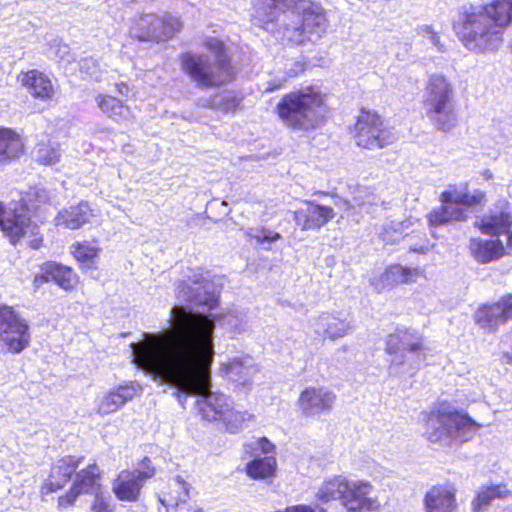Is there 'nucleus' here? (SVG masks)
I'll return each mask as SVG.
<instances>
[{"label":"nucleus","mask_w":512,"mask_h":512,"mask_svg":"<svg viewBox=\"0 0 512 512\" xmlns=\"http://www.w3.org/2000/svg\"><path fill=\"white\" fill-rule=\"evenodd\" d=\"M144 481L135 471L124 469L120 471L112 484V492L119 501L136 502L140 498Z\"/></svg>","instance_id":"nucleus-21"},{"label":"nucleus","mask_w":512,"mask_h":512,"mask_svg":"<svg viewBox=\"0 0 512 512\" xmlns=\"http://www.w3.org/2000/svg\"><path fill=\"white\" fill-rule=\"evenodd\" d=\"M425 435L428 441L436 443L451 434V425L457 430L478 428L479 425L466 413L453 409L445 401L433 406L423 414Z\"/></svg>","instance_id":"nucleus-10"},{"label":"nucleus","mask_w":512,"mask_h":512,"mask_svg":"<svg viewBox=\"0 0 512 512\" xmlns=\"http://www.w3.org/2000/svg\"><path fill=\"white\" fill-rule=\"evenodd\" d=\"M74 479L64 493L57 497V509L61 512L73 508L79 496L91 495L102 490L103 470L94 461L74 474Z\"/></svg>","instance_id":"nucleus-11"},{"label":"nucleus","mask_w":512,"mask_h":512,"mask_svg":"<svg viewBox=\"0 0 512 512\" xmlns=\"http://www.w3.org/2000/svg\"><path fill=\"white\" fill-rule=\"evenodd\" d=\"M424 276V270L421 267H406L401 264L388 265L381 275L382 280L389 286L411 284L418 278Z\"/></svg>","instance_id":"nucleus-28"},{"label":"nucleus","mask_w":512,"mask_h":512,"mask_svg":"<svg viewBox=\"0 0 512 512\" xmlns=\"http://www.w3.org/2000/svg\"><path fill=\"white\" fill-rule=\"evenodd\" d=\"M24 153L22 136L13 128L0 126V166L17 161Z\"/></svg>","instance_id":"nucleus-24"},{"label":"nucleus","mask_w":512,"mask_h":512,"mask_svg":"<svg viewBox=\"0 0 512 512\" xmlns=\"http://www.w3.org/2000/svg\"><path fill=\"white\" fill-rule=\"evenodd\" d=\"M512 497V490L505 482L481 486L475 493L471 505L473 512H484L494 500H504Z\"/></svg>","instance_id":"nucleus-26"},{"label":"nucleus","mask_w":512,"mask_h":512,"mask_svg":"<svg viewBox=\"0 0 512 512\" xmlns=\"http://www.w3.org/2000/svg\"><path fill=\"white\" fill-rule=\"evenodd\" d=\"M69 250L80 267L88 268L95 267L97 258L102 251L98 239L75 241L71 244Z\"/></svg>","instance_id":"nucleus-29"},{"label":"nucleus","mask_w":512,"mask_h":512,"mask_svg":"<svg viewBox=\"0 0 512 512\" xmlns=\"http://www.w3.org/2000/svg\"><path fill=\"white\" fill-rule=\"evenodd\" d=\"M170 323L166 331L148 334L134 345L135 363L183 391L208 396L214 356L213 320L175 306Z\"/></svg>","instance_id":"nucleus-1"},{"label":"nucleus","mask_w":512,"mask_h":512,"mask_svg":"<svg viewBox=\"0 0 512 512\" xmlns=\"http://www.w3.org/2000/svg\"><path fill=\"white\" fill-rule=\"evenodd\" d=\"M334 217L335 211L331 206L313 200L303 201V206L293 212L294 223L301 231H317Z\"/></svg>","instance_id":"nucleus-15"},{"label":"nucleus","mask_w":512,"mask_h":512,"mask_svg":"<svg viewBox=\"0 0 512 512\" xmlns=\"http://www.w3.org/2000/svg\"><path fill=\"white\" fill-rule=\"evenodd\" d=\"M507 247L500 239L472 238L469 250L472 257L481 264L497 261L507 254Z\"/></svg>","instance_id":"nucleus-23"},{"label":"nucleus","mask_w":512,"mask_h":512,"mask_svg":"<svg viewBox=\"0 0 512 512\" xmlns=\"http://www.w3.org/2000/svg\"><path fill=\"white\" fill-rule=\"evenodd\" d=\"M511 24L512 0H490L480 9L463 7L452 27L467 49L485 53L499 47L504 30Z\"/></svg>","instance_id":"nucleus-3"},{"label":"nucleus","mask_w":512,"mask_h":512,"mask_svg":"<svg viewBox=\"0 0 512 512\" xmlns=\"http://www.w3.org/2000/svg\"><path fill=\"white\" fill-rule=\"evenodd\" d=\"M457 489L454 484H435L425 493V512H457Z\"/></svg>","instance_id":"nucleus-18"},{"label":"nucleus","mask_w":512,"mask_h":512,"mask_svg":"<svg viewBox=\"0 0 512 512\" xmlns=\"http://www.w3.org/2000/svg\"><path fill=\"white\" fill-rule=\"evenodd\" d=\"M439 207L433 208L426 215L429 227H440L453 222H464L468 219V209L482 207L487 202L486 192L475 189L473 193L467 190L459 191L455 185H450L439 195Z\"/></svg>","instance_id":"nucleus-7"},{"label":"nucleus","mask_w":512,"mask_h":512,"mask_svg":"<svg viewBox=\"0 0 512 512\" xmlns=\"http://www.w3.org/2000/svg\"><path fill=\"white\" fill-rule=\"evenodd\" d=\"M17 81L35 100L51 102L55 97V87L47 74L38 69L21 71Z\"/></svg>","instance_id":"nucleus-17"},{"label":"nucleus","mask_w":512,"mask_h":512,"mask_svg":"<svg viewBox=\"0 0 512 512\" xmlns=\"http://www.w3.org/2000/svg\"><path fill=\"white\" fill-rule=\"evenodd\" d=\"M43 241H44V239H43V235H39V236H37L36 238H34L32 241H30V243H29V247H30L31 249L37 250V249H39L40 247H42V245H43Z\"/></svg>","instance_id":"nucleus-45"},{"label":"nucleus","mask_w":512,"mask_h":512,"mask_svg":"<svg viewBox=\"0 0 512 512\" xmlns=\"http://www.w3.org/2000/svg\"><path fill=\"white\" fill-rule=\"evenodd\" d=\"M254 9V19L264 29L276 23L287 10L291 11L296 20L284 24L279 30L282 43L290 47L315 42L326 31V11L313 0H257Z\"/></svg>","instance_id":"nucleus-2"},{"label":"nucleus","mask_w":512,"mask_h":512,"mask_svg":"<svg viewBox=\"0 0 512 512\" xmlns=\"http://www.w3.org/2000/svg\"><path fill=\"white\" fill-rule=\"evenodd\" d=\"M98 108L109 118L116 122L125 120L130 114V107L125 101L109 94H98L96 96Z\"/></svg>","instance_id":"nucleus-31"},{"label":"nucleus","mask_w":512,"mask_h":512,"mask_svg":"<svg viewBox=\"0 0 512 512\" xmlns=\"http://www.w3.org/2000/svg\"><path fill=\"white\" fill-rule=\"evenodd\" d=\"M94 499L91 503L90 509L92 512H113L114 505L111 503L109 497L105 496L101 491L92 494Z\"/></svg>","instance_id":"nucleus-39"},{"label":"nucleus","mask_w":512,"mask_h":512,"mask_svg":"<svg viewBox=\"0 0 512 512\" xmlns=\"http://www.w3.org/2000/svg\"><path fill=\"white\" fill-rule=\"evenodd\" d=\"M31 225L28 204L24 199L13 202L11 207H6L0 201V230L10 244L18 245L27 235Z\"/></svg>","instance_id":"nucleus-13"},{"label":"nucleus","mask_w":512,"mask_h":512,"mask_svg":"<svg viewBox=\"0 0 512 512\" xmlns=\"http://www.w3.org/2000/svg\"><path fill=\"white\" fill-rule=\"evenodd\" d=\"M327 95L319 86L308 85L281 96L274 113L287 128L294 131L316 129L323 120Z\"/></svg>","instance_id":"nucleus-5"},{"label":"nucleus","mask_w":512,"mask_h":512,"mask_svg":"<svg viewBox=\"0 0 512 512\" xmlns=\"http://www.w3.org/2000/svg\"><path fill=\"white\" fill-rule=\"evenodd\" d=\"M506 247L510 250H512V225H511V228L509 230V233L506 237Z\"/></svg>","instance_id":"nucleus-47"},{"label":"nucleus","mask_w":512,"mask_h":512,"mask_svg":"<svg viewBox=\"0 0 512 512\" xmlns=\"http://www.w3.org/2000/svg\"><path fill=\"white\" fill-rule=\"evenodd\" d=\"M133 471H135L137 476L144 482L152 479L156 475V467L148 456L141 458L138 462L137 469H134Z\"/></svg>","instance_id":"nucleus-38"},{"label":"nucleus","mask_w":512,"mask_h":512,"mask_svg":"<svg viewBox=\"0 0 512 512\" xmlns=\"http://www.w3.org/2000/svg\"><path fill=\"white\" fill-rule=\"evenodd\" d=\"M204 282V279L202 277L196 278L192 280L193 284L201 285Z\"/></svg>","instance_id":"nucleus-50"},{"label":"nucleus","mask_w":512,"mask_h":512,"mask_svg":"<svg viewBox=\"0 0 512 512\" xmlns=\"http://www.w3.org/2000/svg\"><path fill=\"white\" fill-rule=\"evenodd\" d=\"M275 512H288V510H287V507H286V508H284V509H282V510H277V511H275Z\"/></svg>","instance_id":"nucleus-54"},{"label":"nucleus","mask_w":512,"mask_h":512,"mask_svg":"<svg viewBox=\"0 0 512 512\" xmlns=\"http://www.w3.org/2000/svg\"><path fill=\"white\" fill-rule=\"evenodd\" d=\"M190 496V485L181 477L176 476L166 483L158 494L159 502L167 511H176L186 504Z\"/></svg>","instance_id":"nucleus-22"},{"label":"nucleus","mask_w":512,"mask_h":512,"mask_svg":"<svg viewBox=\"0 0 512 512\" xmlns=\"http://www.w3.org/2000/svg\"><path fill=\"white\" fill-rule=\"evenodd\" d=\"M0 334L8 351L14 354L22 352L31 341L29 325L7 304H0Z\"/></svg>","instance_id":"nucleus-12"},{"label":"nucleus","mask_w":512,"mask_h":512,"mask_svg":"<svg viewBox=\"0 0 512 512\" xmlns=\"http://www.w3.org/2000/svg\"><path fill=\"white\" fill-rule=\"evenodd\" d=\"M316 334L324 339L336 341L345 337L350 329V323L334 313H323L316 319Z\"/></svg>","instance_id":"nucleus-27"},{"label":"nucleus","mask_w":512,"mask_h":512,"mask_svg":"<svg viewBox=\"0 0 512 512\" xmlns=\"http://www.w3.org/2000/svg\"><path fill=\"white\" fill-rule=\"evenodd\" d=\"M280 238H281L280 233L266 230L264 228L261 229L259 234L254 236V239L256 240V242L258 244L272 243V242L279 240Z\"/></svg>","instance_id":"nucleus-41"},{"label":"nucleus","mask_w":512,"mask_h":512,"mask_svg":"<svg viewBox=\"0 0 512 512\" xmlns=\"http://www.w3.org/2000/svg\"><path fill=\"white\" fill-rule=\"evenodd\" d=\"M60 154L50 142H40L36 147V160L44 166L54 165L59 161Z\"/></svg>","instance_id":"nucleus-35"},{"label":"nucleus","mask_w":512,"mask_h":512,"mask_svg":"<svg viewBox=\"0 0 512 512\" xmlns=\"http://www.w3.org/2000/svg\"><path fill=\"white\" fill-rule=\"evenodd\" d=\"M288 512H326V509L319 505L296 504L287 506Z\"/></svg>","instance_id":"nucleus-42"},{"label":"nucleus","mask_w":512,"mask_h":512,"mask_svg":"<svg viewBox=\"0 0 512 512\" xmlns=\"http://www.w3.org/2000/svg\"><path fill=\"white\" fill-rule=\"evenodd\" d=\"M94 217L93 209L88 201L81 200L57 212L53 222L55 227L67 230H79L90 223Z\"/></svg>","instance_id":"nucleus-20"},{"label":"nucleus","mask_w":512,"mask_h":512,"mask_svg":"<svg viewBox=\"0 0 512 512\" xmlns=\"http://www.w3.org/2000/svg\"><path fill=\"white\" fill-rule=\"evenodd\" d=\"M54 273L53 282L65 291L75 290L80 283V277L74 269L61 262L56 261Z\"/></svg>","instance_id":"nucleus-33"},{"label":"nucleus","mask_w":512,"mask_h":512,"mask_svg":"<svg viewBox=\"0 0 512 512\" xmlns=\"http://www.w3.org/2000/svg\"><path fill=\"white\" fill-rule=\"evenodd\" d=\"M335 401L334 392L321 387L309 386L300 392L296 405L302 415L311 417L330 411Z\"/></svg>","instance_id":"nucleus-16"},{"label":"nucleus","mask_w":512,"mask_h":512,"mask_svg":"<svg viewBox=\"0 0 512 512\" xmlns=\"http://www.w3.org/2000/svg\"><path fill=\"white\" fill-rule=\"evenodd\" d=\"M385 351L390 355L404 356L405 353H421L424 351V339L410 328H397L388 334Z\"/></svg>","instance_id":"nucleus-19"},{"label":"nucleus","mask_w":512,"mask_h":512,"mask_svg":"<svg viewBox=\"0 0 512 512\" xmlns=\"http://www.w3.org/2000/svg\"><path fill=\"white\" fill-rule=\"evenodd\" d=\"M257 445L261 453L266 456H269L268 454H272L276 450V446L265 436L257 439Z\"/></svg>","instance_id":"nucleus-43"},{"label":"nucleus","mask_w":512,"mask_h":512,"mask_svg":"<svg viewBox=\"0 0 512 512\" xmlns=\"http://www.w3.org/2000/svg\"><path fill=\"white\" fill-rule=\"evenodd\" d=\"M199 403V406H200V409L201 410H205L206 407H210V403L207 402L206 400H201L198 402Z\"/></svg>","instance_id":"nucleus-49"},{"label":"nucleus","mask_w":512,"mask_h":512,"mask_svg":"<svg viewBox=\"0 0 512 512\" xmlns=\"http://www.w3.org/2000/svg\"><path fill=\"white\" fill-rule=\"evenodd\" d=\"M282 84L281 83H277V84H272V83H269V86L266 88V91H275V90H279L282 88Z\"/></svg>","instance_id":"nucleus-48"},{"label":"nucleus","mask_w":512,"mask_h":512,"mask_svg":"<svg viewBox=\"0 0 512 512\" xmlns=\"http://www.w3.org/2000/svg\"><path fill=\"white\" fill-rule=\"evenodd\" d=\"M242 101L243 96L228 95L221 100L219 107L224 113H235L240 108Z\"/></svg>","instance_id":"nucleus-40"},{"label":"nucleus","mask_w":512,"mask_h":512,"mask_svg":"<svg viewBox=\"0 0 512 512\" xmlns=\"http://www.w3.org/2000/svg\"><path fill=\"white\" fill-rule=\"evenodd\" d=\"M234 421L238 424L242 425L246 422H252L255 420V415L253 413H249L248 411H238L233 415Z\"/></svg>","instance_id":"nucleus-44"},{"label":"nucleus","mask_w":512,"mask_h":512,"mask_svg":"<svg viewBox=\"0 0 512 512\" xmlns=\"http://www.w3.org/2000/svg\"><path fill=\"white\" fill-rule=\"evenodd\" d=\"M495 305L498 307L503 324L512 321V293L502 295L495 301Z\"/></svg>","instance_id":"nucleus-37"},{"label":"nucleus","mask_w":512,"mask_h":512,"mask_svg":"<svg viewBox=\"0 0 512 512\" xmlns=\"http://www.w3.org/2000/svg\"><path fill=\"white\" fill-rule=\"evenodd\" d=\"M124 391L125 389L118 388L104 395L97 405V413L107 415L117 411L129 399Z\"/></svg>","instance_id":"nucleus-34"},{"label":"nucleus","mask_w":512,"mask_h":512,"mask_svg":"<svg viewBox=\"0 0 512 512\" xmlns=\"http://www.w3.org/2000/svg\"><path fill=\"white\" fill-rule=\"evenodd\" d=\"M180 286H181V287L186 286L185 282H183V281H182V282L180 283Z\"/></svg>","instance_id":"nucleus-55"},{"label":"nucleus","mask_w":512,"mask_h":512,"mask_svg":"<svg viewBox=\"0 0 512 512\" xmlns=\"http://www.w3.org/2000/svg\"><path fill=\"white\" fill-rule=\"evenodd\" d=\"M83 455L67 454L57 458L50 466L47 478L40 486V496H45L63 490L71 482L74 474L83 463Z\"/></svg>","instance_id":"nucleus-14"},{"label":"nucleus","mask_w":512,"mask_h":512,"mask_svg":"<svg viewBox=\"0 0 512 512\" xmlns=\"http://www.w3.org/2000/svg\"><path fill=\"white\" fill-rule=\"evenodd\" d=\"M55 264L56 261H46L40 265V272L35 274L32 280L34 288H40L42 285L53 281L55 275Z\"/></svg>","instance_id":"nucleus-36"},{"label":"nucleus","mask_w":512,"mask_h":512,"mask_svg":"<svg viewBox=\"0 0 512 512\" xmlns=\"http://www.w3.org/2000/svg\"><path fill=\"white\" fill-rule=\"evenodd\" d=\"M116 90L121 95H127L129 91V86L125 82H118L115 84Z\"/></svg>","instance_id":"nucleus-46"},{"label":"nucleus","mask_w":512,"mask_h":512,"mask_svg":"<svg viewBox=\"0 0 512 512\" xmlns=\"http://www.w3.org/2000/svg\"><path fill=\"white\" fill-rule=\"evenodd\" d=\"M455 89L443 74H432L424 86L423 106L427 117L441 131L455 127L457 116L454 109Z\"/></svg>","instance_id":"nucleus-8"},{"label":"nucleus","mask_w":512,"mask_h":512,"mask_svg":"<svg viewBox=\"0 0 512 512\" xmlns=\"http://www.w3.org/2000/svg\"><path fill=\"white\" fill-rule=\"evenodd\" d=\"M356 146L364 150H382L393 145L397 137L384 117L374 109L360 107L349 128Z\"/></svg>","instance_id":"nucleus-9"},{"label":"nucleus","mask_w":512,"mask_h":512,"mask_svg":"<svg viewBox=\"0 0 512 512\" xmlns=\"http://www.w3.org/2000/svg\"><path fill=\"white\" fill-rule=\"evenodd\" d=\"M207 54L182 53L179 56L182 72L201 89H213L232 83L236 67L226 43L218 37L203 41Z\"/></svg>","instance_id":"nucleus-4"},{"label":"nucleus","mask_w":512,"mask_h":512,"mask_svg":"<svg viewBox=\"0 0 512 512\" xmlns=\"http://www.w3.org/2000/svg\"><path fill=\"white\" fill-rule=\"evenodd\" d=\"M244 448H246V449H247V448H250V449H251V448H252V444H251V443H246V444L244 445Z\"/></svg>","instance_id":"nucleus-52"},{"label":"nucleus","mask_w":512,"mask_h":512,"mask_svg":"<svg viewBox=\"0 0 512 512\" xmlns=\"http://www.w3.org/2000/svg\"><path fill=\"white\" fill-rule=\"evenodd\" d=\"M193 512H205L202 508H197L195 510H193Z\"/></svg>","instance_id":"nucleus-53"},{"label":"nucleus","mask_w":512,"mask_h":512,"mask_svg":"<svg viewBox=\"0 0 512 512\" xmlns=\"http://www.w3.org/2000/svg\"><path fill=\"white\" fill-rule=\"evenodd\" d=\"M474 322L486 332H495L503 325L498 307L494 302L483 303L478 306L473 314Z\"/></svg>","instance_id":"nucleus-32"},{"label":"nucleus","mask_w":512,"mask_h":512,"mask_svg":"<svg viewBox=\"0 0 512 512\" xmlns=\"http://www.w3.org/2000/svg\"><path fill=\"white\" fill-rule=\"evenodd\" d=\"M278 462L275 456L255 457L244 467L245 474L252 480H266L276 476Z\"/></svg>","instance_id":"nucleus-30"},{"label":"nucleus","mask_w":512,"mask_h":512,"mask_svg":"<svg viewBox=\"0 0 512 512\" xmlns=\"http://www.w3.org/2000/svg\"><path fill=\"white\" fill-rule=\"evenodd\" d=\"M373 485L367 480L349 481L335 476L322 483L316 493L321 503L339 500L349 512H375L381 507L376 497H369Z\"/></svg>","instance_id":"nucleus-6"},{"label":"nucleus","mask_w":512,"mask_h":512,"mask_svg":"<svg viewBox=\"0 0 512 512\" xmlns=\"http://www.w3.org/2000/svg\"><path fill=\"white\" fill-rule=\"evenodd\" d=\"M232 364H225L223 365L222 369L225 371V372H228L229 369L231 368Z\"/></svg>","instance_id":"nucleus-51"},{"label":"nucleus","mask_w":512,"mask_h":512,"mask_svg":"<svg viewBox=\"0 0 512 512\" xmlns=\"http://www.w3.org/2000/svg\"><path fill=\"white\" fill-rule=\"evenodd\" d=\"M512 226V213L506 207L498 211H491L488 215L483 216L480 221L474 223L482 234L489 236H500L509 233Z\"/></svg>","instance_id":"nucleus-25"}]
</instances>
